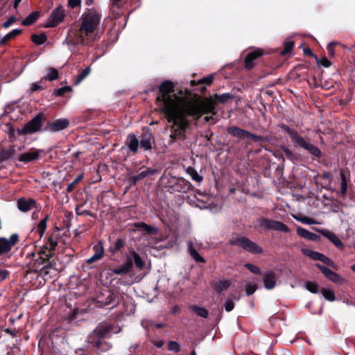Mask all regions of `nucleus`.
Segmentation results:
<instances>
[{
  "instance_id": "48",
  "label": "nucleus",
  "mask_w": 355,
  "mask_h": 355,
  "mask_svg": "<svg viewBox=\"0 0 355 355\" xmlns=\"http://www.w3.org/2000/svg\"><path fill=\"white\" fill-rule=\"evenodd\" d=\"M168 349L170 351H172V352H178L180 350V346L175 341H169L168 342Z\"/></svg>"
},
{
  "instance_id": "25",
  "label": "nucleus",
  "mask_w": 355,
  "mask_h": 355,
  "mask_svg": "<svg viewBox=\"0 0 355 355\" xmlns=\"http://www.w3.org/2000/svg\"><path fill=\"white\" fill-rule=\"evenodd\" d=\"M275 220L261 218L258 220L259 227L263 230H274Z\"/></svg>"
},
{
  "instance_id": "28",
  "label": "nucleus",
  "mask_w": 355,
  "mask_h": 355,
  "mask_svg": "<svg viewBox=\"0 0 355 355\" xmlns=\"http://www.w3.org/2000/svg\"><path fill=\"white\" fill-rule=\"evenodd\" d=\"M189 309L193 312H194L198 316L202 317L203 318H207L208 317V311L204 307H200L196 305H192L189 307Z\"/></svg>"
},
{
  "instance_id": "57",
  "label": "nucleus",
  "mask_w": 355,
  "mask_h": 355,
  "mask_svg": "<svg viewBox=\"0 0 355 355\" xmlns=\"http://www.w3.org/2000/svg\"><path fill=\"white\" fill-rule=\"evenodd\" d=\"M124 245V242L121 239H118L114 244L115 250H119Z\"/></svg>"
},
{
  "instance_id": "62",
  "label": "nucleus",
  "mask_w": 355,
  "mask_h": 355,
  "mask_svg": "<svg viewBox=\"0 0 355 355\" xmlns=\"http://www.w3.org/2000/svg\"><path fill=\"white\" fill-rule=\"evenodd\" d=\"M164 342L162 340H159L153 342V345L158 348L162 347L164 345Z\"/></svg>"
},
{
  "instance_id": "13",
  "label": "nucleus",
  "mask_w": 355,
  "mask_h": 355,
  "mask_svg": "<svg viewBox=\"0 0 355 355\" xmlns=\"http://www.w3.org/2000/svg\"><path fill=\"white\" fill-rule=\"evenodd\" d=\"M42 152V150H36L35 148H31L29 151L21 154L19 157L18 160L22 162H29L35 161L39 158L40 154Z\"/></svg>"
},
{
  "instance_id": "33",
  "label": "nucleus",
  "mask_w": 355,
  "mask_h": 355,
  "mask_svg": "<svg viewBox=\"0 0 355 355\" xmlns=\"http://www.w3.org/2000/svg\"><path fill=\"white\" fill-rule=\"evenodd\" d=\"M58 78V71L55 68L49 67L46 69V73L44 77V79L53 81Z\"/></svg>"
},
{
  "instance_id": "37",
  "label": "nucleus",
  "mask_w": 355,
  "mask_h": 355,
  "mask_svg": "<svg viewBox=\"0 0 355 355\" xmlns=\"http://www.w3.org/2000/svg\"><path fill=\"white\" fill-rule=\"evenodd\" d=\"M321 293L322 296L329 302H334L336 300L334 292L331 290L322 288Z\"/></svg>"
},
{
  "instance_id": "42",
  "label": "nucleus",
  "mask_w": 355,
  "mask_h": 355,
  "mask_svg": "<svg viewBox=\"0 0 355 355\" xmlns=\"http://www.w3.org/2000/svg\"><path fill=\"white\" fill-rule=\"evenodd\" d=\"M305 288L312 293H317L318 292V286L315 282H307L305 284Z\"/></svg>"
},
{
  "instance_id": "17",
  "label": "nucleus",
  "mask_w": 355,
  "mask_h": 355,
  "mask_svg": "<svg viewBox=\"0 0 355 355\" xmlns=\"http://www.w3.org/2000/svg\"><path fill=\"white\" fill-rule=\"evenodd\" d=\"M227 132L234 137H237L240 139H244L248 138L249 132L239 128L236 126H230L227 129Z\"/></svg>"
},
{
  "instance_id": "21",
  "label": "nucleus",
  "mask_w": 355,
  "mask_h": 355,
  "mask_svg": "<svg viewBox=\"0 0 355 355\" xmlns=\"http://www.w3.org/2000/svg\"><path fill=\"white\" fill-rule=\"evenodd\" d=\"M232 98V96L230 94H229V93H224L223 94H214L213 98H206L204 101H194L193 103H200V102L205 101H207V100H211L212 102L214 103V105H215L214 100H217L219 102L223 103L227 102ZM216 107H214V109ZM215 113H216V111L214 110V112H212L211 114H215Z\"/></svg>"
},
{
  "instance_id": "3",
  "label": "nucleus",
  "mask_w": 355,
  "mask_h": 355,
  "mask_svg": "<svg viewBox=\"0 0 355 355\" xmlns=\"http://www.w3.org/2000/svg\"><path fill=\"white\" fill-rule=\"evenodd\" d=\"M284 130L288 134L295 147L302 148L315 157H321L322 153L320 150L316 146L311 144L309 138L301 136L295 130L288 126H285Z\"/></svg>"
},
{
  "instance_id": "59",
  "label": "nucleus",
  "mask_w": 355,
  "mask_h": 355,
  "mask_svg": "<svg viewBox=\"0 0 355 355\" xmlns=\"http://www.w3.org/2000/svg\"><path fill=\"white\" fill-rule=\"evenodd\" d=\"M8 275V271L6 270L0 269V282L5 279Z\"/></svg>"
},
{
  "instance_id": "56",
  "label": "nucleus",
  "mask_w": 355,
  "mask_h": 355,
  "mask_svg": "<svg viewBox=\"0 0 355 355\" xmlns=\"http://www.w3.org/2000/svg\"><path fill=\"white\" fill-rule=\"evenodd\" d=\"M81 0H69L68 5L72 8H75L80 6Z\"/></svg>"
},
{
  "instance_id": "5",
  "label": "nucleus",
  "mask_w": 355,
  "mask_h": 355,
  "mask_svg": "<svg viewBox=\"0 0 355 355\" xmlns=\"http://www.w3.org/2000/svg\"><path fill=\"white\" fill-rule=\"evenodd\" d=\"M230 243L231 245L239 246L252 254H261L263 252L262 248L256 243L244 236L232 239Z\"/></svg>"
},
{
  "instance_id": "36",
  "label": "nucleus",
  "mask_w": 355,
  "mask_h": 355,
  "mask_svg": "<svg viewBox=\"0 0 355 355\" xmlns=\"http://www.w3.org/2000/svg\"><path fill=\"white\" fill-rule=\"evenodd\" d=\"M187 173L190 175L193 180L197 182H201L202 181V177L199 175L197 171L193 168L189 167L187 168Z\"/></svg>"
},
{
  "instance_id": "29",
  "label": "nucleus",
  "mask_w": 355,
  "mask_h": 355,
  "mask_svg": "<svg viewBox=\"0 0 355 355\" xmlns=\"http://www.w3.org/2000/svg\"><path fill=\"white\" fill-rule=\"evenodd\" d=\"M40 12L36 11L29 14L26 19H24L21 24L24 26H29L33 24L39 17Z\"/></svg>"
},
{
  "instance_id": "45",
  "label": "nucleus",
  "mask_w": 355,
  "mask_h": 355,
  "mask_svg": "<svg viewBox=\"0 0 355 355\" xmlns=\"http://www.w3.org/2000/svg\"><path fill=\"white\" fill-rule=\"evenodd\" d=\"M91 69L90 67H87L78 75V79L76 82V84H79L83 80H84L90 73Z\"/></svg>"
},
{
  "instance_id": "32",
  "label": "nucleus",
  "mask_w": 355,
  "mask_h": 355,
  "mask_svg": "<svg viewBox=\"0 0 355 355\" xmlns=\"http://www.w3.org/2000/svg\"><path fill=\"white\" fill-rule=\"evenodd\" d=\"M340 194L343 197H345L347 194V178L345 175V173L343 170L340 171Z\"/></svg>"
},
{
  "instance_id": "14",
  "label": "nucleus",
  "mask_w": 355,
  "mask_h": 355,
  "mask_svg": "<svg viewBox=\"0 0 355 355\" xmlns=\"http://www.w3.org/2000/svg\"><path fill=\"white\" fill-rule=\"evenodd\" d=\"M94 254L87 260V263L91 264L96 261L101 259L104 255V249L103 243L99 241L93 246Z\"/></svg>"
},
{
  "instance_id": "30",
  "label": "nucleus",
  "mask_w": 355,
  "mask_h": 355,
  "mask_svg": "<svg viewBox=\"0 0 355 355\" xmlns=\"http://www.w3.org/2000/svg\"><path fill=\"white\" fill-rule=\"evenodd\" d=\"M49 218V215H46L44 219L40 221L36 227V231L39 233L40 237L42 238L44 235L46 229V223Z\"/></svg>"
},
{
  "instance_id": "41",
  "label": "nucleus",
  "mask_w": 355,
  "mask_h": 355,
  "mask_svg": "<svg viewBox=\"0 0 355 355\" xmlns=\"http://www.w3.org/2000/svg\"><path fill=\"white\" fill-rule=\"evenodd\" d=\"M57 245V240L50 236L49 237L47 243H46V248L48 249L49 251H53L55 249Z\"/></svg>"
},
{
  "instance_id": "19",
  "label": "nucleus",
  "mask_w": 355,
  "mask_h": 355,
  "mask_svg": "<svg viewBox=\"0 0 355 355\" xmlns=\"http://www.w3.org/2000/svg\"><path fill=\"white\" fill-rule=\"evenodd\" d=\"M276 275L272 272H268L265 273L263 277L264 286L268 290H270L275 288L276 285Z\"/></svg>"
},
{
  "instance_id": "6",
  "label": "nucleus",
  "mask_w": 355,
  "mask_h": 355,
  "mask_svg": "<svg viewBox=\"0 0 355 355\" xmlns=\"http://www.w3.org/2000/svg\"><path fill=\"white\" fill-rule=\"evenodd\" d=\"M64 17V10L62 7L59 6L55 8L48 17L45 25L46 28L55 27L60 24Z\"/></svg>"
},
{
  "instance_id": "47",
  "label": "nucleus",
  "mask_w": 355,
  "mask_h": 355,
  "mask_svg": "<svg viewBox=\"0 0 355 355\" xmlns=\"http://www.w3.org/2000/svg\"><path fill=\"white\" fill-rule=\"evenodd\" d=\"M245 267L249 270L251 272L254 273V274H257V275H259L261 273V270L260 268L254 265V264H252V263H245Z\"/></svg>"
},
{
  "instance_id": "23",
  "label": "nucleus",
  "mask_w": 355,
  "mask_h": 355,
  "mask_svg": "<svg viewBox=\"0 0 355 355\" xmlns=\"http://www.w3.org/2000/svg\"><path fill=\"white\" fill-rule=\"evenodd\" d=\"M126 144L130 151L134 153L137 152L139 141L135 135H128L127 137Z\"/></svg>"
},
{
  "instance_id": "2",
  "label": "nucleus",
  "mask_w": 355,
  "mask_h": 355,
  "mask_svg": "<svg viewBox=\"0 0 355 355\" xmlns=\"http://www.w3.org/2000/svg\"><path fill=\"white\" fill-rule=\"evenodd\" d=\"M112 326L98 325L87 336V342L101 351H107L112 347V345L105 339L111 336Z\"/></svg>"
},
{
  "instance_id": "52",
  "label": "nucleus",
  "mask_w": 355,
  "mask_h": 355,
  "mask_svg": "<svg viewBox=\"0 0 355 355\" xmlns=\"http://www.w3.org/2000/svg\"><path fill=\"white\" fill-rule=\"evenodd\" d=\"M320 261H322L324 263L329 266L334 267V261L327 257H326L325 255H324L323 254H322L321 259H320Z\"/></svg>"
},
{
  "instance_id": "4",
  "label": "nucleus",
  "mask_w": 355,
  "mask_h": 355,
  "mask_svg": "<svg viewBox=\"0 0 355 355\" xmlns=\"http://www.w3.org/2000/svg\"><path fill=\"white\" fill-rule=\"evenodd\" d=\"M101 13L99 10L91 8L86 10L81 16L80 31L86 35L93 33L101 20Z\"/></svg>"
},
{
  "instance_id": "54",
  "label": "nucleus",
  "mask_w": 355,
  "mask_h": 355,
  "mask_svg": "<svg viewBox=\"0 0 355 355\" xmlns=\"http://www.w3.org/2000/svg\"><path fill=\"white\" fill-rule=\"evenodd\" d=\"M146 176H147L146 171H144L139 173L135 176H134L133 180L135 182H137L139 180H143Z\"/></svg>"
},
{
  "instance_id": "40",
  "label": "nucleus",
  "mask_w": 355,
  "mask_h": 355,
  "mask_svg": "<svg viewBox=\"0 0 355 355\" xmlns=\"http://www.w3.org/2000/svg\"><path fill=\"white\" fill-rule=\"evenodd\" d=\"M275 227L273 231L282 232L288 233L290 232L289 228L283 223L275 220Z\"/></svg>"
},
{
  "instance_id": "64",
  "label": "nucleus",
  "mask_w": 355,
  "mask_h": 355,
  "mask_svg": "<svg viewBox=\"0 0 355 355\" xmlns=\"http://www.w3.org/2000/svg\"><path fill=\"white\" fill-rule=\"evenodd\" d=\"M335 44H336V43H334V42H331L328 44L327 49L329 52H331V53L333 52V49H334V46Z\"/></svg>"
},
{
  "instance_id": "50",
  "label": "nucleus",
  "mask_w": 355,
  "mask_h": 355,
  "mask_svg": "<svg viewBox=\"0 0 355 355\" xmlns=\"http://www.w3.org/2000/svg\"><path fill=\"white\" fill-rule=\"evenodd\" d=\"M69 90H70V87H60V88H58L57 89H55L54 91L53 94L55 96H60L64 95L65 93H67Z\"/></svg>"
},
{
  "instance_id": "12",
  "label": "nucleus",
  "mask_w": 355,
  "mask_h": 355,
  "mask_svg": "<svg viewBox=\"0 0 355 355\" xmlns=\"http://www.w3.org/2000/svg\"><path fill=\"white\" fill-rule=\"evenodd\" d=\"M188 251L191 257L196 261L199 263H205V259L201 257L198 250L202 247L201 243H198L197 242H189L188 244Z\"/></svg>"
},
{
  "instance_id": "58",
  "label": "nucleus",
  "mask_w": 355,
  "mask_h": 355,
  "mask_svg": "<svg viewBox=\"0 0 355 355\" xmlns=\"http://www.w3.org/2000/svg\"><path fill=\"white\" fill-rule=\"evenodd\" d=\"M43 87L41 86L40 83H33L31 84V89L32 91H38L42 89Z\"/></svg>"
},
{
  "instance_id": "51",
  "label": "nucleus",
  "mask_w": 355,
  "mask_h": 355,
  "mask_svg": "<svg viewBox=\"0 0 355 355\" xmlns=\"http://www.w3.org/2000/svg\"><path fill=\"white\" fill-rule=\"evenodd\" d=\"M257 285L254 284H248L245 286V291L248 295L253 294L257 290Z\"/></svg>"
},
{
  "instance_id": "8",
  "label": "nucleus",
  "mask_w": 355,
  "mask_h": 355,
  "mask_svg": "<svg viewBox=\"0 0 355 355\" xmlns=\"http://www.w3.org/2000/svg\"><path fill=\"white\" fill-rule=\"evenodd\" d=\"M18 235L12 234L8 239L0 238V256L4 253L8 252L17 243Z\"/></svg>"
},
{
  "instance_id": "39",
  "label": "nucleus",
  "mask_w": 355,
  "mask_h": 355,
  "mask_svg": "<svg viewBox=\"0 0 355 355\" xmlns=\"http://www.w3.org/2000/svg\"><path fill=\"white\" fill-rule=\"evenodd\" d=\"M293 218L299 221V222H301L304 224H306V225H312V224H320V223L318 222H316L315 220H313V218H309V217H306V216H293Z\"/></svg>"
},
{
  "instance_id": "31",
  "label": "nucleus",
  "mask_w": 355,
  "mask_h": 355,
  "mask_svg": "<svg viewBox=\"0 0 355 355\" xmlns=\"http://www.w3.org/2000/svg\"><path fill=\"white\" fill-rule=\"evenodd\" d=\"M302 252L304 255L309 257L313 260H319L321 259L322 253L318 252L313 251L308 248H302Z\"/></svg>"
},
{
  "instance_id": "1",
  "label": "nucleus",
  "mask_w": 355,
  "mask_h": 355,
  "mask_svg": "<svg viewBox=\"0 0 355 355\" xmlns=\"http://www.w3.org/2000/svg\"><path fill=\"white\" fill-rule=\"evenodd\" d=\"M173 87V83L169 80L162 83L156 98L157 105L165 114L167 121L172 123L170 135L171 144L176 139L186 138L185 130L188 126L187 116L198 119L203 114L214 112V105L211 100L191 103L177 96Z\"/></svg>"
},
{
  "instance_id": "49",
  "label": "nucleus",
  "mask_w": 355,
  "mask_h": 355,
  "mask_svg": "<svg viewBox=\"0 0 355 355\" xmlns=\"http://www.w3.org/2000/svg\"><path fill=\"white\" fill-rule=\"evenodd\" d=\"M253 140L255 143H259L265 140L264 137L261 135H257L249 132L248 138Z\"/></svg>"
},
{
  "instance_id": "10",
  "label": "nucleus",
  "mask_w": 355,
  "mask_h": 355,
  "mask_svg": "<svg viewBox=\"0 0 355 355\" xmlns=\"http://www.w3.org/2000/svg\"><path fill=\"white\" fill-rule=\"evenodd\" d=\"M314 230L316 232L320 233L322 235H323L327 239H328L338 248L343 249L344 244L333 232H331L327 229L314 228Z\"/></svg>"
},
{
  "instance_id": "16",
  "label": "nucleus",
  "mask_w": 355,
  "mask_h": 355,
  "mask_svg": "<svg viewBox=\"0 0 355 355\" xmlns=\"http://www.w3.org/2000/svg\"><path fill=\"white\" fill-rule=\"evenodd\" d=\"M153 139V134L146 130L141 135V139L139 141L140 147L144 150H149L152 148V141Z\"/></svg>"
},
{
  "instance_id": "11",
  "label": "nucleus",
  "mask_w": 355,
  "mask_h": 355,
  "mask_svg": "<svg viewBox=\"0 0 355 355\" xmlns=\"http://www.w3.org/2000/svg\"><path fill=\"white\" fill-rule=\"evenodd\" d=\"M69 125V121L67 119H59L51 123H49L46 126V130L50 132H59L66 129Z\"/></svg>"
},
{
  "instance_id": "7",
  "label": "nucleus",
  "mask_w": 355,
  "mask_h": 355,
  "mask_svg": "<svg viewBox=\"0 0 355 355\" xmlns=\"http://www.w3.org/2000/svg\"><path fill=\"white\" fill-rule=\"evenodd\" d=\"M42 119L43 115L38 114L31 121L25 124L22 128V133L30 134L40 130L42 127Z\"/></svg>"
},
{
  "instance_id": "24",
  "label": "nucleus",
  "mask_w": 355,
  "mask_h": 355,
  "mask_svg": "<svg viewBox=\"0 0 355 355\" xmlns=\"http://www.w3.org/2000/svg\"><path fill=\"white\" fill-rule=\"evenodd\" d=\"M275 220L261 218L258 220L259 227L263 230H274Z\"/></svg>"
},
{
  "instance_id": "18",
  "label": "nucleus",
  "mask_w": 355,
  "mask_h": 355,
  "mask_svg": "<svg viewBox=\"0 0 355 355\" xmlns=\"http://www.w3.org/2000/svg\"><path fill=\"white\" fill-rule=\"evenodd\" d=\"M132 270V261L131 259L127 261L120 267L112 269V272L114 275H126L131 272Z\"/></svg>"
},
{
  "instance_id": "35",
  "label": "nucleus",
  "mask_w": 355,
  "mask_h": 355,
  "mask_svg": "<svg viewBox=\"0 0 355 355\" xmlns=\"http://www.w3.org/2000/svg\"><path fill=\"white\" fill-rule=\"evenodd\" d=\"M21 31L20 29L12 30L11 32L8 33V34L3 36V37L0 41V44H4L8 40L21 33Z\"/></svg>"
},
{
  "instance_id": "27",
  "label": "nucleus",
  "mask_w": 355,
  "mask_h": 355,
  "mask_svg": "<svg viewBox=\"0 0 355 355\" xmlns=\"http://www.w3.org/2000/svg\"><path fill=\"white\" fill-rule=\"evenodd\" d=\"M135 227L138 230H144V232H146V233H148V234L155 233L157 231V228L153 227L150 225H148L146 223H143V222L135 223Z\"/></svg>"
},
{
  "instance_id": "26",
  "label": "nucleus",
  "mask_w": 355,
  "mask_h": 355,
  "mask_svg": "<svg viewBox=\"0 0 355 355\" xmlns=\"http://www.w3.org/2000/svg\"><path fill=\"white\" fill-rule=\"evenodd\" d=\"M128 259H131L132 262L134 261L136 267L138 269H139V270L143 269V268L144 266V261L141 259L139 254L138 253H137L135 251H132L130 252V257L128 258Z\"/></svg>"
},
{
  "instance_id": "9",
  "label": "nucleus",
  "mask_w": 355,
  "mask_h": 355,
  "mask_svg": "<svg viewBox=\"0 0 355 355\" xmlns=\"http://www.w3.org/2000/svg\"><path fill=\"white\" fill-rule=\"evenodd\" d=\"M315 266L330 281L336 284H342L343 279L338 274L336 273L327 267L320 265V263H316Z\"/></svg>"
},
{
  "instance_id": "46",
  "label": "nucleus",
  "mask_w": 355,
  "mask_h": 355,
  "mask_svg": "<svg viewBox=\"0 0 355 355\" xmlns=\"http://www.w3.org/2000/svg\"><path fill=\"white\" fill-rule=\"evenodd\" d=\"M78 313L79 309L78 308H74L73 310H71L67 318L69 322H72L73 320H75L77 318Z\"/></svg>"
},
{
  "instance_id": "38",
  "label": "nucleus",
  "mask_w": 355,
  "mask_h": 355,
  "mask_svg": "<svg viewBox=\"0 0 355 355\" xmlns=\"http://www.w3.org/2000/svg\"><path fill=\"white\" fill-rule=\"evenodd\" d=\"M46 35L44 33L40 35L34 34L31 37V40L37 45L42 44L46 40Z\"/></svg>"
},
{
  "instance_id": "61",
  "label": "nucleus",
  "mask_w": 355,
  "mask_h": 355,
  "mask_svg": "<svg viewBox=\"0 0 355 355\" xmlns=\"http://www.w3.org/2000/svg\"><path fill=\"white\" fill-rule=\"evenodd\" d=\"M146 171L147 176L154 175L159 172V171L155 168V169L147 168Z\"/></svg>"
},
{
  "instance_id": "20",
  "label": "nucleus",
  "mask_w": 355,
  "mask_h": 355,
  "mask_svg": "<svg viewBox=\"0 0 355 355\" xmlns=\"http://www.w3.org/2000/svg\"><path fill=\"white\" fill-rule=\"evenodd\" d=\"M297 234L298 236L309 241H318L320 240V236L301 227L297 228Z\"/></svg>"
},
{
  "instance_id": "34",
  "label": "nucleus",
  "mask_w": 355,
  "mask_h": 355,
  "mask_svg": "<svg viewBox=\"0 0 355 355\" xmlns=\"http://www.w3.org/2000/svg\"><path fill=\"white\" fill-rule=\"evenodd\" d=\"M230 286V282L228 280L219 281L214 284V288L220 293L226 290Z\"/></svg>"
},
{
  "instance_id": "53",
  "label": "nucleus",
  "mask_w": 355,
  "mask_h": 355,
  "mask_svg": "<svg viewBox=\"0 0 355 355\" xmlns=\"http://www.w3.org/2000/svg\"><path fill=\"white\" fill-rule=\"evenodd\" d=\"M234 308V303L231 300H227L225 303V309L227 311H231Z\"/></svg>"
},
{
  "instance_id": "44",
  "label": "nucleus",
  "mask_w": 355,
  "mask_h": 355,
  "mask_svg": "<svg viewBox=\"0 0 355 355\" xmlns=\"http://www.w3.org/2000/svg\"><path fill=\"white\" fill-rule=\"evenodd\" d=\"M187 182L183 180H178L173 185V191H181L187 186Z\"/></svg>"
},
{
  "instance_id": "15",
  "label": "nucleus",
  "mask_w": 355,
  "mask_h": 355,
  "mask_svg": "<svg viewBox=\"0 0 355 355\" xmlns=\"http://www.w3.org/2000/svg\"><path fill=\"white\" fill-rule=\"evenodd\" d=\"M36 207V202L35 200L32 198L25 199V198H19L17 200V207L18 209L23 211L26 212Z\"/></svg>"
},
{
  "instance_id": "63",
  "label": "nucleus",
  "mask_w": 355,
  "mask_h": 355,
  "mask_svg": "<svg viewBox=\"0 0 355 355\" xmlns=\"http://www.w3.org/2000/svg\"><path fill=\"white\" fill-rule=\"evenodd\" d=\"M76 183H77V180H75L74 182L69 184L67 189V191L70 192L71 191H72Z\"/></svg>"
},
{
  "instance_id": "22",
  "label": "nucleus",
  "mask_w": 355,
  "mask_h": 355,
  "mask_svg": "<svg viewBox=\"0 0 355 355\" xmlns=\"http://www.w3.org/2000/svg\"><path fill=\"white\" fill-rule=\"evenodd\" d=\"M261 55L260 50H256L254 51L249 53L245 60V67L247 69H251L253 67V61L259 58Z\"/></svg>"
},
{
  "instance_id": "60",
  "label": "nucleus",
  "mask_w": 355,
  "mask_h": 355,
  "mask_svg": "<svg viewBox=\"0 0 355 355\" xmlns=\"http://www.w3.org/2000/svg\"><path fill=\"white\" fill-rule=\"evenodd\" d=\"M212 81H213V77L212 76H209V77H207V78H204L202 80V83H206L207 85L211 84L212 83Z\"/></svg>"
},
{
  "instance_id": "55",
  "label": "nucleus",
  "mask_w": 355,
  "mask_h": 355,
  "mask_svg": "<svg viewBox=\"0 0 355 355\" xmlns=\"http://www.w3.org/2000/svg\"><path fill=\"white\" fill-rule=\"evenodd\" d=\"M17 21V19L15 17H10L3 24V27L7 28L10 27L13 23Z\"/></svg>"
},
{
  "instance_id": "43",
  "label": "nucleus",
  "mask_w": 355,
  "mask_h": 355,
  "mask_svg": "<svg viewBox=\"0 0 355 355\" xmlns=\"http://www.w3.org/2000/svg\"><path fill=\"white\" fill-rule=\"evenodd\" d=\"M294 46V42L292 41H288L284 43V48L281 51V55H285L288 53H289L291 50L293 49Z\"/></svg>"
}]
</instances>
